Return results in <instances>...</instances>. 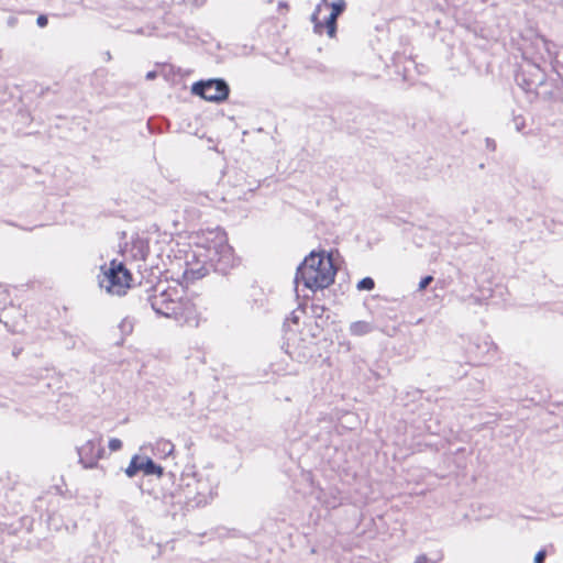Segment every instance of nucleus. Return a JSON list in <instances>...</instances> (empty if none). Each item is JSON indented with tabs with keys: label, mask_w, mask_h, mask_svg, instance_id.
Listing matches in <instances>:
<instances>
[{
	"label": "nucleus",
	"mask_w": 563,
	"mask_h": 563,
	"mask_svg": "<svg viewBox=\"0 0 563 563\" xmlns=\"http://www.w3.org/2000/svg\"><path fill=\"white\" fill-rule=\"evenodd\" d=\"M335 275L336 267L332 255L325 251H312L297 267L295 284L296 287L302 284L305 288L316 292L331 286Z\"/></svg>",
	"instance_id": "nucleus-1"
},
{
	"label": "nucleus",
	"mask_w": 563,
	"mask_h": 563,
	"mask_svg": "<svg viewBox=\"0 0 563 563\" xmlns=\"http://www.w3.org/2000/svg\"><path fill=\"white\" fill-rule=\"evenodd\" d=\"M195 249L203 261L211 264H223V268L234 264L233 249L228 243L227 234L220 229L197 234Z\"/></svg>",
	"instance_id": "nucleus-2"
},
{
	"label": "nucleus",
	"mask_w": 563,
	"mask_h": 563,
	"mask_svg": "<svg viewBox=\"0 0 563 563\" xmlns=\"http://www.w3.org/2000/svg\"><path fill=\"white\" fill-rule=\"evenodd\" d=\"M98 283L101 289L110 295L122 296L131 286L132 275L123 263L111 261L109 265L101 266Z\"/></svg>",
	"instance_id": "nucleus-3"
},
{
	"label": "nucleus",
	"mask_w": 563,
	"mask_h": 563,
	"mask_svg": "<svg viewBox=\"0 0 563 563\" xmlns=\"http://www.w3.org/2000/svg\"><path fill=\"white\" fill-rule=\"evenodd\" d=\"M181 298L176 288L163 289L158 286L155 294L151 297V306L153 310L166 318H170L177 313L180 307Z\"/></svg>",
	"instance_id": "nucleus-4"
},
{
	"label": "nucleus",
	"mask_w": 563,
	"mask_h": 563,
	"mask_svg": "<svg viewBox=\"0 0 563 563\" xmlns=\"http://www.w3.org/2000/svg\"><path fill=\"white\" fill-rule=\"evenodd\" d=\"M229 86L222 79H209L195 82L191 87L194 95L211 102H221L229 96Z\"/></svg>",
	"instance_id": "nucleus-5"
},
{
	"label": "nucleus",
	"mask_w": 563,
	"mask_h": 563,
	"mask_svg": "<svg viewBox=\"0 0 563 563\" xmlns=\"http://www.w3.org/2000/svg\"><path fill=\"white\" fill-rule=\"evenodd\" d=\"M331 13L325 19L324 23L319 20V14L321 12V4H318L314 12L311 15V21L313 23V31L317 34H322L324 31L329 35V37H334L336 32V19L345 9V1L338 0L330 4Z\"/></svg>",
	"instance_id": "nucleus-6"
},
{
	"label": "nucleus",
	"mask_w": 563,
	"mask_h": 563,
	"mask_svg": "<svg viewBox=\"0 0 563 563\" xmlns=\"http://www.w3.org/2000/svg\"><path fill=\"white\" fill-rule=\"evenodd\" d=\"M208 264L211 263L203 261V257L200 256L194 247L186 254L183 278L189 283L205 277L209 272Z\"/></svg>",
	"instance_id": "nucleus-7"
},
{
	"label": "nucleus",
	"mask_w": 563,
	"mask_h": 563,
	"mask_svg": "<svg viewBox=\"0 0 563 563\" xmlns=\"http://www.w3.org/2000/svg\"><path fill=\"white\" fill-rule=\"evenodd\" d=\"M103 448L101 439H91L78 448L79 463L85 468L97 466L98 461L102 457Z\"/></svg>",
	"instance_id": "nucleus-8"
},
{
	"label": "nucleus",
	"mask_w": 563,
	"mask_h": 563,
	"mask_svg": "<svg viewBox=\"0 0 563 563\" xmlns=\"http://www.w3.org/2000/svg\"><path fill=\"white\" fill-rule=\"evenodd\" d=\"M197 477V495L194 501L197 506L207 505L217 495L218 483L211 474H196Z\"/></svg>",
	"instance_id": "nucleus-9"
},
{
	"label": "nucleus",
	"mask_w": 563,
	"mask_h": 563,
	"mask_svg": "<svg viewBox=\"0 0 563 563\" xmlns=\"http://www.w3.org/2000/svg\"><path fill=\"white\" fill-rule=\"evenodd\" d=\"M139 471H143L146 475L161 476L163 474V468L155 464L153 460L135 455L132 457L130 465L126 467L125 474L129 477H133Z\"/></svg>",
	"instance_id": "nucleus-10"
},
{
	"label": "nucleus",
	"mask_w": 563,
	"mask_h": 563,
	"mask_svg": "<svg viewBox=\"0 0 563 563\" xmlns=\"http://www.w3.org/2000/svg\"><path fill=\"white\" fill-rule=\"evenodd\" d=\"M176 311L177 313L170 318L181 321L189 327L197 328L201 322V316L196 305L189 300H181L180 307Z\"/></svg>",
	"instance_id": "nucleus-11"
},
{
	"label": "nucleus",
	"mask_w": 563,
	"mask_h": 563,
	"mask_svg": "<svg viewBox=\"0 0 563 563\" xmlns=\"http://www.w3.org/2000/svg\"><path fill=\"white\" fill-rule=\"evenodd\" d=\"M534 47L538 51L540 59L547 60L553 56V44L543 37H537L533 42Z\"/></svg>",
	"instance_id": "nucleus-12"
},
{
	"label": "nucleus",
	"mask_w": 563,
	"mask_h": 563,
	"mask_svg": "<svg viewBox=\"0 0 563 563\" xmlns=\"http://www.w3.org/2000/svg\"><path fill=\"white\" fill-rule=\"evenodd\" d=\"M371 324L365 321L353 322L350 327V331L354 335H363L371 331Z\"/></svg>",
	"instance_id": "nucleus-13"
},
{
	"label": "nucleus",
	"mask_w": 563,
	"mask_h": 563,
	"mask_svg": "<svg viewBox=\"0 0 563 563\" xmlns=\"http://www.w3.org/2000/svg\"><path fill=\"white\" fill-rule=\"evenodd\" d=\"M374 280L371 277L361 279L357 284L358 290H372L374 288Z\"/></svg>",
	"instance_id": "nucleus-14"
},
{
	"label": "nucleus",
	"mask_w": 563,
	"mask_h": 563,
	"mask_svg": "<svg viewBox=\"0 0 563 563\" xmlns=\"http://www.w3.org/2000/svg\"><path fill=\"white\" fill-rule=\"evenodd\" d=\"M109 449L112 452L119 451L122 448V442L120 439L112 438L109 440Z\"/></svg>",
	"instance_id": "nucleus-15"
},
{
	"label": "nucleus",
	"mask_w": 563,
	"mask_h": 563,
	"mask_svg": "<svg viewBox=\"0 0 563 563\" xmlns=\"http://www.w3.org/2000/svg\"><path fill=\"white\" fill-rule=\"evenodd\" d=\"M432 280H433L432 276H426L424 278H422L419 283V290H424L430 285V283Z\"/></svg>",
	"instance_id": "nucleus-16"
},
{
	"label": "nucleus",
	"mask_w": 563,
	"mask_h": 563,
	"mask_svg": "<svg viewBox=\"0 0 563 563\" xmlns=\"http://www.w3.org/2000/svg\"><path fill=\"white\" fill-rule=\"evenodd\" d=\"M545 559V551H539L534 556V563H543Z\"/></svg>",
	"instance_id": "nucleus-17"
},
{
	"label": "nucleus",
	"mask_w": 563,
	"mask_h": 563,
	"mask_svg": "<svg viewBox=\"0 0 563 563\" xmlns=\"http://www.w3.org/2000/svg\"><path fill=\"white\" fill-rule=\"evenodd\" d=\"M47 18L45 15H40L36 20V23L40 27H44L47 25Z\"/></svg>",
	"instance_id": "nucleus-18"
},
{
	"label": "nucleus",
	"mask_w": 563,
	"mask_h": 563,
	"mask_svg": "<svg viewBox=\"0 0 563 563\" xmlns=\"http://www.w3.org/2000/svg\"><path fill=\"white\" fill-rule=\"evenodd\" d=\"M415 563H429V560H428V558L426 555H419L416 559Z\"/></svg>",
	"instance_id": "nucleus-19"
},
{
	"label": "nucleus",
	"mask_w": 563,
	"mask_h": 563,
	"mask_svg": "<svg viewBox=\"0 0 563 563\" xmlns=\"http://www.w3.org/2000/svg\"><path fill=\"white\" fill-rule=\"evenodd\" d=\"M154 77H155V73H153V71H150V73H147V75H146V78H147V79H153Z\"/></svg>",
	"instance_id": "nucleus-20"
},
{
	"label": "nucleus",
	"mask_w": 563,
	"mask_h": 563,
	"mask_svg": "<svg viewBox=\"0 0 563 563\" xmlns=\"http://www.w3.org/2000/svg\"><path fill=\"white\" fill-rule=\"evenodd\" d=\"M277 8H278V9H282V0H278V1H277Z\"/></svg>",
	"instance_id": "nucleus-21"
},
{
	"label": "nucleus",
	"mask_w": 563,
	"mask_h": 563,
	"mask_svg": "<svg viewBox=\"0 0 563 563\" xmlns=\"http://www.w3.org/2000/svg\"><path fill=\"white\" fill-rule=\"evenodd\" d=\"M321 1H322V3H327V0H321Z\"/></svg>",
	"instance_id": "nucleus-22"
},
{
	"label": "nucleus",
	"mask_w": 563,
	"mask_h": 563,
	"mask_svg": "<svg viewBox=\"0 0 563 563\" xmlns=\"http://www.w3.org/2000/svg\"><path fill=\"white\" fill-rule=\"evenodd\" d=\"M273 0H267V2H272Z\"/></svg>",
	"instance_id": "nucleus-23"
}]
</instances>
